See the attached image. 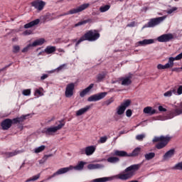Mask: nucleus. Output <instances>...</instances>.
Listing matches in <instances>:
<instances>
[{"mask_svg": "<svg viewBox=\"0 0 182 182\" xmlns=\"http://www.w3.org/2000/svg\"><path fill=\"white\" fill-rule=\"evenodd\" d=\"M130 103H132V101H130V100H127L125 102L121 104V106H122L123 108L126 110V109L130 106Z\"/></svg>", "mask_w": 182, "mask_h": 182, "instance_id": "obj_37", "label": "nucleus"}, {"mask_svg": "<svg viewBox=\"0 0 182 182\" xmlns=\"http://www.w3.org/2000/svg\"><path fill=\"white\" fill-rule=\"evenodd\" d=\"M106 75H107V73H105V72L99 73L97 75V82H102V80H103V79H105L106 77Z\"/></svg>", "mask_w": 182, "mask_h": 182, "instance_id": "obj_34", "label": "nucleus"}, {"mask_svg": "<svg viewBox=\"0 0 182 182\" xmlns=\"http://www.w3.org/2000/svg\"><path fill=\"white\" fill-rule=\"evenodd\" d=\"M174 153H176V150L170 149L164 155V160H168V159H171L173 156H174Z\"/></svg>", "mask_w": 182, "mask_h": 182, "instance_id": "obj_20", "label": "nucleus"}, {"mask_svg": "<svg viewBox=\"0 0 182 182\" xmlns=\"http://www.w3.org/2000/svg\"><path fill=\"white\" fill-rule=\"evenodd\" d=\"M58 51L59 52H63V53H65V50H63V49H59Z\"/></svg>", "mask_w": 182, "mask_h": 182, "instance_id": "obj_62", "label": "nucleus"}, {"mask_svg": "<svg viewBox=\"0 0 182 182\" xmlns=\"http://www.w3.org/2000/svg\"><path fill=\"white\" fill-rule=\"evenodd\" d=\"M96 151V146H89L85 147V154L86 156H92L93 153Z\"/></svg>", "mask_w": 182, "mask_h": 182, "instance_id": "obj_18", "label": "nucleus"}, {"mask_svg": "<svg viewBox=\"0 0 182 182\" xmlns=\"http://www.w3.org/2000/svg\"><path fill=\"white\" fill-rule=\"evenodd\" d=\"M53 177L55 176H53V175H51L50 176L48 177V180H50V178H53Z\"/></svg>", "mask_w": 182, "mask_h": 182, "instance_id": "obj_63", "label": "nucleus"}, {"mask_svg": "<svg viewBox=\"0 0 182 182\" xmlns=\"http://www.w3.org/2000/svg\"><path fill=\"white\" fill-rule=\"evenodd\" d=\"M44 20H45V21H49V19H48V16H46L44 17Z\"/></svg>", "mask_w": 182, "mask_h": 182, "instance_id": "obj_64", "label": "nucleus"}, {"mask_svg": "<svg viewBox=\"0 0 182 182\" xmlns=\"http://www.w3.org/2000/svg\"><path fill=\"white\" fill-rule=\"evenodd\" d=\"M159 112H167V109L163 107V106L160 105L158 107Z\"/></svg>", "mask_w": 182, "mask_h": 182, "instance_id": "obj_56", "label": "nucleus"}, {"mask_svg": "<svg viewBox=\"0 0 182 182\" xmlns=\"http://www.w3.org/2000/svg\"><path fill=\"white\" fill-rule=\"evenodd\" d=\"M20 50H21V47H19V46H14L13 47L14 53H18V52H19Z\"/></svg>", "mask_w": 182, "mask_h": 182, "instance_id": "obj_47", "label": "nucleus"}, {"mask_svg": "<svg viewBox=\"0 0 182 182\" xmlns=\"http://www.w3.org/2000/svg\"><path fill=\"white\" fill-rule=\"evenodd\" d=\"M66 66H68V64H63L60 65L57 69V72H60V70H63L64 69H66Z\"/></svg>", "mask_w": 182, "mask_h": 182, "instance_id": "obj_44", "label": "nucleus"}, {"mask_svg": "<svg viewBox=\"0 0 182 182\" xmlns=\"http://www.w3.org/2000/svg\"><path fill=\"white\" fill-rule=\"evenodd\" d=\"M35 95H38V96H42V92L40 90H36L35 92Z\"/></svg>", "mask_w": 182, "mask_h": 182, "instance_id": "obj_61", "label": "nucleus"}, {"mask_svg": "<svg viewBox=\"0 0 182 182\" xmlns=\"http://www.w3.org/2000/svg\"><path fill=\"white\" fill-rule=\"evenodd\" d=\"M140 148H136L131 154H128L129 157H136V156L140 154Z\"/></svg>", "mask_w": 182, "mask_h": 182, "instance_id": "obj_30", "label": "nucleus"}, {"mask_svg": "<svg viewBox=\"0 0 182 182\" xmlns=\"http://www.w3.org/2000/svg\"><path fill=\"white\" fill-rule=\"evenodd\" d=\"M144 113L153 116V114H159V111L153 109L151 107H146L144 109Z\"/></svg>", "mask_w": 182, "mask_h": 182, "instance_id": "obj_13", "label": "nucleus"}, {"mask_svg": "<svg viewBox=\"0 0 182 182\" xmlns=\"http://www.w3.org/2000/svg\"><path fill=\"white\" fill-rule=\"evenodd\" d=\"M133 114V112H132V109H127L126 111V116L127 117H132V114Z\"/></svg>", "mask_w": 182, "mask_h": 182, "instance_id": "obj_50", "label": "nucleus"}, {"mask_svg": "<svg viewBox=\"0 0 182 182\" xmlns=\"http://www.w3.org/2000/svg\"><path fill=\"white\" fill-rule=\"evenodd\" d=\"M100 141V143H106V141H107V136H102Z\"/></svg>", "mask_w": 182, "mask_h": 182, "instance_id": "obj_51", "label": "nucleus"}, {"mask_svg": "<svg viewBox=\"0 0 182 182\" xmlns=\"http://www.w3.org/2000/svg\"><path fill=\"white\" fill-rule=\"evenodd\" d=\"M32 33V31L26 30L23 32V35H31Z\"/></svg>", "mask_w": 182, "mask_h": 182, "instance_id": "obj_59", "label": "nucleus"}, {"mask_svg": "<svg viewBox=\"0 0 182 182\" xmlns=\"http://www.w3.org/2000/svg\"><path fill=\"white\" fill-rule=\"evenodd\" d=\"M167 16H164L161 17H158L155 18H151L146 25L144 26V28H154V26H157V25H160L164 19H166Z\"/></svg>", "mask_w": 182, "mask_h": 182, "instance_id": "obj_6", "label": "nucleus"}, {"mask_svg": "<svg viewBox=\"0 0 182 182\" xmlns=\"http://www.w3.org/2000/svg\"><path fill=\"white\" fill-rule=\"evenodd\" d=\"M75 90V83L71 82L68 84L65 87V97H72L73 96V91Z\"/></svg>", "mask_w": 182, "mask_h": 182, "instance_id": "obj_9", "label": "nucleus"}, {"mask_svg": "<svg viewBox=\"0 0 182 182\" xmlns=\"http://www.w3.org/2000/svg\"><path fill=\"white\" fill-rule=\"evenodd\" d=\"M125 110H126V109H125L122 105H120V106L117 108V114H119V115H122V114H123V113H124Z\"/></svg>", "mask_w": 182, "mask_h": 182, "instance_id": "obj_39", "label": "nucleus"}, {"mask_svg": "<svg viewBox=\"0 0 182 182\" xmlns=\"http://www.w3.org/2000/svg\"><path fill=\"white\" fill-rule=\"evenodd\" d=\"M146 137V135L144 134L136 135V140H139V141H143V139Z\"/></svg>", "mask_w": 182, "mask_h": 182, "instance_id": "obj_43", "label": "nucleus"}, {"mask_svg": "<svg viewBox=\"0 0 182 182\" xmlns=\"http://www.w3.org/2000/svg\"><path fill=\"white\" fill-rule=\"evenodd\" d=\"M173 170H182V161L176 164L173 167Z\"/></svg>", "mask_w": 182, "mask_h": 182, "instance_id": "obj_40", "label": "nucleus"}, {"mask_svg": "<svg viewBox=\"0 0 182 182\" xmlns=\"http://www.w3.org/2000/svg\"><path fill=\"white\" fill-rule=\"evenodd\" d=\"M19 124V123H18L17 117L11 119V126H12V124Z\"/></svg>", "mask_w": 182, "mask_h": 182, "instance_id": "obj_54", "label": "nucleus"}, {"mask_svg": "<svg viewBox=\"0 0 182 182\" xmlns=\"http://www.w3.org/2000/svg\"><path fill=\"white\" fill-rule=\"evenodd\" d=\"M107 161L108 163L114 164L116 163H119L120 161V159H119L117 156H110L107 159Z\"/></svg>", "mask_w": 182, "mask_h": 182, "instance_id": "obj_24", "label": "nucleus"}, {"mask_svg": "<svg viewBox=\"0 0 182 182\" xmlns=\"http://www.w3.org/2000/svg\"><path fill=\"white\" fill-rule=\"evenodd\" d=\"M114 102V99L113 97H111L109 100H107L105 102L104 105H105V106H109V105H112V103H113Z\"/></svg>", "mask_w": 182, "mask_h": 182, "instance_id": "obj_42", "label": "nucleus"}, {"mask_svg": "<svg viewBox=\"0 0 182 182\" xmlns=\"http://www.w3.org/2000/svg\"><path fill=\"white\" fill-rule=\"evenodd\" d=\"M171 140V137L168 135L167 136H155L153 139L154 143H157L155 146L156 149L158 150H161V149H164L167 144Z\"/></svg>", "mask_w": 182, "mask_h": 182, "instance_id": "obj_3", "label": "nucleus"}, {"mask_svg": "<svg viewBox=\"0 0 182 182\" xmlns=\"http://www.w3.org/2000/svg\"><path fill=\"white\" fill-rule=\"evenodd\" d=\"M145 159L147 161L152 160V159H154L156 157V154L154 152H150L148 154H146L144 155Z\"/></svg>", "mask_w": 182, "mask_h": 182, "instance_id": "obj_33", "label": "nucleus"}, {"mask_svg": "<svg viewBox=\"0 0 182 182\" xmlns=\"http://www.w3.org/2000/svg\"><path fill=\"white\" fill-rule=\"evenodd\" d=\"M176 95H182V85H179L178 89H177V91H176Z\"/></svg>", "mask_w": 182, "mask_h": 182, "instance_id": "obj_48", "label": "nucleus"}, {"mask_svg": "<svg viewBox=\"0 0 182 182\" xmlns=\"http://www.w3.org/2000/svg\"><path fill=\"white\" fill-rule=\"evenodd\" d=\"M92 19L88 18L87 20L81 21L75 24V28H77V26H82V25H86V23H89V22H91Z\"/></svg>", "mask_w": 182, "mask_h": 182, "instance_id": "obj_32", "label": "nucleus"}, {"mask_svg": "<svg viewBox=\"0 0 182 182\" xmlns=\"http://www.w3.org/2000/svg\"><path fill=\"white\" fill-rule=\"evenodd\" d=\"M80 154H86V148L80 149Z\"/></svg>", "mask_w": 182, "mask_h": 182, "instance_id": "obj_60", "label": "nucleus"}, {"mask_svg": "<svg viewBox=\"0 0 182 182\" xmlns=\"http://www.w3.org/2000/svg\"><path fill=\"white\" fill-rule=\"evenodd\" d=\"M174 60H176L173 57H170L168 58V63L166 64V65H168V67H166L168 69H170V68H173V66H174Z\"/></svg>", "mask_w": 182, "mask_h": 182, "instance_id": "obj_31", "label": "nucleus"}, {"mask_svg": "<svg viewBox=\"0 0 182 182\" xmlns=\"http://www.w3.org/2000/svg\"><path fill=\"white\" fill-rule=\"evenodd\" d=\"M103 167V165L100 164H90L87 166V168L89 170H95L96 168H102Z\"/></svg>", "mask_w": 182, "mask_h": 182, "instance_id": "obj_26", "label": "nucleus"}, {"mask_svg": "<svg viewBox=\"0 0 182 182\" xmlns=\"http://www.w3.org/2000/svg\"><path fill=\"white\" fill-rule=\"evenodd\" d=\"M39 178H41V173H38L37 175L28 178L26 182L36 181V180H39Z\"/></svg>", "mask_w": 182, "mask_h": 182, "instance_id": "obj_35", "label": "nucleus"}, {"mask_svg": "<svg viewBox=\"0 0 182 182\" xmlns=\"http://www.w3.org/2000/svg\"><path fill=\"white\" fill-rule=\"evenodd\" d=\"M175 11H177V7H173L172 9L168 10L167 14H173V12H175Z\"/></svg>", "mask_w": 182, "mask_h": 182, "instance_id": "obj_52", "label": "nucleus"}, {"mask_svg": "<svg viewBox=\"0 0 182 182\" xmlns=\"http://www.w3.org/2000/svg\"><path fill=\"white\" fill-rule=\"evenodd\" d=\"M120 80L122 81L121 85H122V86H129V85H132V75L121 77Z\"/></svg>", "mask_w": 182, "mask_h": 182, "instance_id": "obj_14", "label": "nucleus"}, {"mask_svg": "<svg viewBox=\"0 0 182 182\" xmlns=\"http://www.w3.org/2000/svg\"><path fill=\"white\" fill-rule=\"evenodd\" d=\"M107 92H100L99 94L93 95L87 98L88 102H97L102 100L104 97H106Z\"/></svg>", "mask_w": 182, "mask_h": 182, "instance_id": "obj_8", "label": "nucleus"}, {"mask_svg": "<svg viewBox=\"0 0 182 182\" xmlns=\"http://www.w3.org/2000/svg\"><path fill=\"white\" fill-rule=\"evenodd\" d=\"M72 170H73V166L72 165L68 167L61 168L53 174V177H56V176H60V174H65V173L72 171Z\"/></svg>", "mask_w": 182, "mask_h": 182, "instance_id": "obj_10", "label": "nucleus"}, {"mask_svg": "<svg viewBox=\"0 0 182 182\" xmlns=\"http://www.w3.org/2000/svg\"><path fill=\"white\" fill-rule=\"evenodd\" d=\"M23 95L24 96H29V95H31V90H24L23 91Z\"/></svg>", "mask_w": 182, "mask_h": 182, "instance_id": "obj_49", "label": "nucleus"}, {"mask_svg": "<svg viewBox=\"0 0 182 182\" xmlns=\"http://www.w3.org/2000/svg\"><path fill=\"white\" fill-rule=\"evenodd\" d=\"M173 38V34H163L157 38V41L158 42H170Z\"/></svg>", "mask_w": 182, "mask_h": 182, "instance_id": "obj_12", "label": "nucleus"}, {"mask_svg": "<svg viewBox=\"0 0 182 182\" xmlns=\"http://www.w3.org/2000/svg\"><path fill=\"white\" fill-rule=\"evenodd\" d=\"M11 66H12V63H10L8 65H6L4 68L0 69V73L1 72H4V70H6V69Z\"/></svg>", "mask_w": 182, "mask_h": 182, "instance_id": "obj_55", "label": "nucleus"}, {"mask_svg": "<svg viewBox=\"0 0 182 182\" xmlns=\"http://www.w3.org/2000/svg\"><path fill=\"white\" fill-rule=\"evenodd\" d=\"M32 44H28L26 47H25L22 50V53H26V52H28L31 48H32Z\"/></svg>", "mask_w": 182, "mask_h": 182, "instance_id": "obj_45", "label": "nucleus"}, {"mask_svg": "<svg viewBox=\"0 0 182 182\" xmlns=\"http://www.w3.org/2000/svg\"><path fill=\"white\" fill-rule=\"evenodd\" d=\"M109 9H110V5L107 4L105 6H102L101 7H100V11L103 13V12H107V11H109Z\"/></svg>", "mask_w": 182, "mask_h": 182, "instance_id": "obj_36", "label": "nucleus"}, {"mask_svg": "<svg viewBox=\"0 0 182 182\" xmlns=\"http://www.w3.org/2000/svg\"><path fill=\"white\" fill-rule=\"evenodd\" d=\"M112 156H117L118 157H129V154L125 151L115 150L114 154H111Z\"/></svg>", "mask_w": 182, "mask_h": 182, "instance_id": "obj_17", "label": "nucleus"}, {"mask_svg": "<svg viewBox=\"0 0 182 182\" xmlns=\"http://www.w3.org/2000/svg\"><path fill=\"white\" fill-rule=\"evenodd\" d=\"M49 75L48 74H43L41 77V80H45V79H47V77H48Z\"/></svg>", "mask_w": 182, "mask_h": 182, "instance_id": "obj_58", "label": "nucleus"}, {"mask_svg": "<svg viewBox=\"0 0 182 182\" xmlns=\"http://www.w3.org/2000/svg\"><path fill=\"white\" fill-rule=\"evenodd\" d=\"M90 109V106L87 105L84 108H81L76 112V116H82V114H85L86 112H88Z\"/></svg>", "mask_w": 182, "mask_h": 182, "instance_id": "obj_21", "label": "nucleus"}, {"mask_svg": "<svg viewBox=\"0 0 182 182\" xmlns=\"http://www.w3.org/2000/svg\"><path fill=\"white\" fill-rule=\"evenodd\" d=\"M2 130H9L12 127V119L7 118L1 122Z\"/></svg>", "mask_w": 182, "mask_h": 182, "instance_id": "obj_11", "label": "nucleus"}, {"mask_svg": "<svg viewBox=\"0 0 182 182\" xmlns=\"http://www.w3.org/2000/svg\"><path fill=\"white\" fill-rule=\"evenodd\" d=\"M26 117H28V115H23L20 117H17V120L19 123H22L23 122H25V120H26Z\"/></svg>", "mask_w": 182, "mask_h": 182, "instance_id": "obj_41", "label": "nucleus"}, {"mask_svg": "<svg viewBox=\"0 0 182 182\" xmlns=\"http://www.w3.org/2000/svg\"><path fill=\"white\" fill-rule=\"evenodd\" d=\"M139 45L141 46H146V45H151V43H154V39H144L143 41L138 42Z\"/></svg>", "mask_w": 182, "mask_h": 182, "instance_id": "obj_22", "label": "nucleus"}, {"mask_svg": "<svg viewBox=\"0 0 182 182\" xmlns=\"http://www.w3.org/2000/svg\"><path fill=\"white\" fill-rule=\"evenodd\" d=\"M45 43V39L43 38H40L38 40H36L31 46L35 47V46H41V45Z\"/></svg>", "mask_w": 182, "mask_h": 182, "instance_id": "obj_29", "label": "nucleus"}, {"mask_svg": "<svg viewBox=\"0 0 182 182\" xmlns=\"http://www.w3.org/2000/svg\"><path fill=\"white\" fill-rule=\"evenodd\" d=\"M45 52L47 55H50L53 53V52H56V47L48 46L46 48Z\"/></svg>", "mask_w": 182, "mask_h": 182, "instance_id": "obj_25", "label": "nucleus"}, {"mask_svg": "<svg viewBox=\"0 0 182 182\" xmlns=\"http://www.w3.org/2000/svg\"><path fill=\"white\" fill-rule=\"evenodd\" d=\"M53 156V154H50L48 155H45L43 159V160L46 161L49 157H52Z\"/></svg>", "mask_w": 182, "mask_h": 182, "instance_id": "obj_57", "label": "nucleus"}, {"mask_svg": "<svg viewBox=\"0 0 182 182\" xmlns=\"http://www.w3.org/2000/svg\"><path fill=\"white\" fill-rule=\"evenodd\" d=\"M167 67H168V65H161V64H159L158 65H157V69H159V70H163V69H168L167 68Z\"/></svg>", "mask_w": 182, "mask_h": 182, "instance_id": "obj_46", "label": "nucleus"}, {"mask_svg": "<svg viewBox=\"0 0 182 182\" xmlns=\"http://www.w3.org/2000/svg\"><path fill=\"white\" fill-rule=\"evenodd\" d=\"M19 153H21V151H14L12 152H6L4 154L5 157H6V159H9V157H14V156H17V154H19Z\"/></svg>", "mask_w": 182, "mask_h": 182, "instance_id": "obj_27", "label": "nucleus"}, {"mask_svg": "<svg viewBox=\"0 0 182 182\" xmlns=\"http://www.w3.org/2000/svg\"><path fill=\"white\" fill-rule=\"evenodd\" d=\"M127 26L129 28H134L136 26V22L132 21L130 23L127 24Z\"/></svg>", "mask_w": 182, "mask_h": 182, "instance_id": "obj_53", "label": "nucleus"}, {"mask_svg": "<svg viewBox=\"0 0 182 182\" xmlns=\"http://www.w3.org/2000/svg\"><path fill=\"white\" fill-rule=\"evenodd\" d=\"M31 5L38 11H42L45 8L46 2L42 0H35L31 3Z\"/></svg>", "mask_w": 182, "mask_h": 182, "instance_id": "obj_7", "label": "nucleus"}, {"mask_svg": "<svg viewBox=\"0 0 182 182\" xmlns=\"http://www.w3.org/2000/svg\"><path fill=\"white\" fill-rule=\"evenodd\" d=\"M85 164H86V162L84 161H80L78 164L75 166H73V170H77V171H80V170H83V168L85 167Z\"/></svg>", "mask_w": 182, "mask_h": 182, "instance_id": "obj_23", "label": "nucleus"}, {"mask_svg": "<svg viewBox=\"0 0 182 182\" xmlns=\"http://www.w3.org/2000/svg\"><path fill=\"white\" fill-rule=\"evenodd\" d=\"M89 6H90V4H83L75 9H70L67 13L60 14V16H58V18H60V16H66V15H73L75 14H79V12H82V11H85V9H87Z\"/></svg>", "mask_w": 182, "mask_h": 182, "instance_id": "obj_5", "label": "nucleus"}, {"mask_svg": "<svg viewBox=\"0 0 182 182\" xmlns=\"http://www.w3.org/2000/svg\"><path fill=\"white\" fill-rule=\"evenodd\" d=\"M95 84H90L87 88L80 92V97H85L93 89Z\"/></svg>", "mask_w": 182, "mask_h": 182, "instance_id": "obj_16", "label": "nucleus"}, {"mask_svg": "<svg viewBox=\"0 0 182 182\" xmlns=\"http://www.w3.org/2000/svg\"><path fill=\"white\" fill-rule=\"evenodd\" d=\"M45 149H46V146L44 145H42V146L35 149V153H36V154L42 153V151H43V150H45Z\"/></svg>", "mask_w": 182, "mask_h": 182, "instance_id": "obj_38", "label": "nucleus"}, {"mask_svg": "<svg viewBox=\"0 0 182 182\" xmlns=\"http://www.w3.org/2000/svg\"><path fill=\"white\" fill-rule=\"evenodd\" d=\"M100 38V33L97 30H89L75 43V46H79L82 42L88 41V42H95Z\"/></svg>", "mask_w": 182, "mask_h": 182, "instance_id": "obj_1", "label": "nucleus"}, {"mask_svg": "<svg viewBox=\"0 0 182 182\" xmlns=\"http://www.w3.org/2000/svg\"><path fill=\"white\" fill-rule=\"evenodd\" d=\"M173 95H177V89L176 87L171 88L170 90L164 94V97H171Z\"/></svg>", "mask_w": 182, "mask_h": 182, "instance_id": "obj_19", "label": "nucleus"}, {"mask_svg": "<svg viewBox=\"0 0 182 182\" xmlns=\"http://www.w3.org/2000/svg\"><path fill=\"white\" fill-rule=\"evenodd\" d=\"M41 22V19L37 18L36 20H33L26 24L24 25L25 29H29V28H33V26H36V25H39V23Z\"/></svg>", "mask_w": 182, "mask_h": 182, "instance_id": "obj_15", "label": "nucleus"}, {"mask_svg": "<svg viewBox=\"0 0 182 182\" xmlns=\"http://www.w3.org/2000/svg\"><path fill=\"white\" fill-rule=\"evenodd\" d=\"M141 167V164L131 165L124 171L123 173L118 174L117 177L119 180H129V178H132L136 174V171Z\"/></svg>", "mask_w": 182, "mask_h": 182, "instance_id": "obj_2", "label": "nucleus"}, {"mask_svg": "<svg viewBox=\"0 0 182 182\" xmlns=\"http://www.w3.org/2000/svg\"><path fill=\"white\" fill-rule=\"evenodd\" d=\"M59 124L55 127H50L48 128H45L43 131L42 133L46 134V136H53L54 133H56L58 130H60L63 126H65V120H61L59 121Z\"/></svg>", "mask_w": 182, "mask_h": 182, "instance_id": "obj_4", "label": "nucleus"}, {"mask_svg": "<svg viewBox=\"0 0 182 182\" xmlns=\"http://www.w3.org/2000/svg\"><path fill=\"white\" fill-rule=\"evenodd\" d=\"M110 180H112V178L103 177L93 179L92 181H91V182H107L110 181Z\"/></svg>", "mask_w": 182, "mask_h": 182, "instance_id": "obj_28", "label": "nucleus"}]
</instances>
